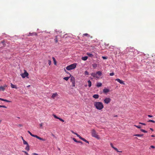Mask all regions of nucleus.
Wrapping results in <instances>:
<instances>
[{"label":"nucleus","instance_id":"nucleus-41","mask_svg":"<svg viewBox=\"0 0 155 155\" xmlns=\"http://www.w3.org/2000/svg\"><path fill=\"white\" fill-rule=\"evenodd\" d=\"M4 100L5 101H5V102H11V101H8V100H7L6 99H4Z\"/></svg>","mask_w":155,"mask_h":155},{"label":"nucleus","instance_id":"nucleus-54","mask_svg":"<svg viewBox=\"0 0 155 155\" xmlns=\"http://www.w3.org/2000/svg\"><path fill=\"white\" fill-rule=\"evenodd\" d=\"M130 49L131 50H132V49H131V48H128L127 49V50H129Z\"/></svg>","mask_w":155,"mask_h":155},{"label":"nucleus","instance_id":"nucleus-56","mask_svg":"<svg viewBox=\"0 0 155 155\" xmlns=\"http://www.w3.org/2000/svg\"><path fill=\"white\" fill-rule=\"evenodd\" d=\"M150 129L152 131H153V129L152 128H150Z\"/></svg>","mask_w":155,"mask_h":155},{"label":"nucleus","instance_id":"nucleus-53","mask_svg":"<svg viewBox=\"0 0 155 155\" xmlns=\"http://www.w3.org/2000/svg\"><path fill=\"white\" fill-rule=\"evenodd\" d=\"M73 86L74 87L75 86V81L74 82V83H72Z\"/></svg>","mask_w":155,"mask_h":155},{"label":"nucleus","instance_id":"nucleus-34","mask_svg":"<svg viewBox=\"0 0 155 155\" xmlns=\"http://www.w3.org/2000/svg\"><path fill=\"white\" fill-rule=\"evenodd\" d=\"M134 126L135 127H137L138 128H139V129H140L141 128V127L140 126H137L136 125H134Z\"/></svg>","mask_w":155,"mask_h":155},{"label":"nucleus","instance_id":"nucleus-25","mask_svg":"<svg viewBox=\"0 0 155 155\" xmlns=\"http://www.w3.org/2000/svg\"><path fill=\"white\" fill-rule=\"evenodd\" d=\"M71 132L73 134H75V135H76L78 137H79L80 136V135H79L77 133H75L72 130H71Z\"/></svg>","mask_w":155,"mask_h":155},{"label":"nucleus","instance_id":"nucleus-19","mask_svg":"<svg viewBox=\"0 0 155 155\" xmlns=\"http://www.w3.org/2000/svg\"><path fill=\"white\" fill-rule=\"evenodd\" d=\"M83 36H87V37H90L91 38H92V36H90L87 33L83 34Z\"/></svg>","mask_w":155,"mask_h":155},{"label":"nucleus","instance_id":"nucleus-52","mask_svg":"<svg viewBox=\"0 0 155 155\" xmlns=\"http://www.w3.org/2000/svg\"><path fill=\"white\" fill-rule=\"evenodd\" d=\"M0 100H1V101H4V99H2V98H0Z\"/></svg>","mask_w":155,"mask_h":155},{"label":"nucleus","instance_id":"nucleus-40","mask_svg":"<svg viewBox=\"0 0 155 155\" xmlns=\"http://www.w3.org/2000/svg\"><path fill=\"white\" fill-rule=\"evenodd\" d=\"M73 139L74 140V141H75L77 143H78V141L77 140H76V139L75 138H73Z\"/></svg>","mask_w":155,"mask_h":155},{"label":"nucleus","instance_id":"nucleus-31","mask_svg":"<svg viewBox=\"0 0 155 155\" xmlns=\"http://www.w3.org/2000/svg\"><path fill=\"white\" fill-rule=\"evenodd\" d=\"M140 130L141 131H142L143 133H147V131H146L145 130H143V129H141Z\"/></svg>","mask_w":155,"mask_h":155},{"label":"nucleus","instance_id":"nucleus-39","mask_svg":"<svg viewBox=\"0 0 155 155\" xmlns=\"http://www.w3.org/2000/svg\"><path fill=\"white\" fill-rule=\"evenodd\" d=\"M22 152H24L26 155H29L28 153L25 151L23 150Z\"/></svg>","mask_w":155,"mask_h":155},{"label":"nucleus","instance_id":"nucleus-4","mask_svg":"<svg viewBox=\"0 0 155 155\" xmlns=\"http://www.w3.org/2000/svg\"><path fill=\"white\" fill-rule=\"evenodd\" d=\"M28 132L32 137H36L37 139L42 141H45V139L42 138L37 135L33 134L29 131H28Z\"/></svg>","mask_w":155,"mask_h":155},{"label":"nucleus","instance_id":"nucleus-47","mask_svg":"<svg viewBox=\"0 0 155 155\" xmlns=\"http://www.w3.org/2000/svg\"><path fill=\"white\" fill-rule=\"evenodd\" d=\"M139 124H142V125H146V124L144 123H141V122H139Z\"/></svg>","mask_w":155,"mask_h":155},{"label":"nucleus","instance_id":"nucleus-14","mask_svg":"<svg viewBox=\"0 0 155 155\" xmlns=\"http://www.w3.org/2000/svg\"><path fill=\"white\" fill-rule=\"evenodd\" d=\"M109 90L107 88H104L103 90V92L104 93H107L109 92Z\"/></svg>","mask_w":155,"mask_h":155},{"label":"nucleus","instance_id":"nucleus-50","mask_svg":"<svg viewBox=\"0 0 155 155\" xmlns=\"http://www.w3.org/2000/svg\"><path fill=\"white\" fill-rule=\"evenodd\" d=\"M148 117H153V116L150 115H148Z\"/></svg>","mask_w":155,"mask_h":155},{"label":"nucleus","instance_id":"nucleus-22","mask_svg":"<svg viewBox=\"0 0 155 155\" xmlns=\"http://www.w3.org/2000/svg\"><path fill=\"white\" fill-rule=\"evenodd\" d=\"M87 54L88 55V56L90 57H91V58H92L93 57V55L91 54V53H87Z\"/></svg>","mask_w":155,"mask_h":155},{"label":"nucleus","instance_id":"nucleus-7","mask_svg":"<svg viewBox=\"0 0 155 155\" xmlns=\"http://www.w3.org/2000/svg\"><path fill=\"white\" fill-rule=\"evenodd\" d=\"M115 81H117L120 84H122L123 85H124L125 84L124 82L123 81L120 80V79H115Z\"/></svg>","mask_w":155,"mask_h":155},{"label":"nucleus","instance_id":"nucleus-60","mask_svg":"<svg viewBox=\"0 0 155 155\" xmlns=\"http://www.w3.org/2000/svg\"><path fill=\"white\" fill-rule=\"evenodd\" d=\"M52 135H53V136H54V135L53 134H52Z\"/></svg>","mask_w":155,"mask_h":155},{"label":"nucleus","instance_id":"nucleus-36","mask_svg":"<svg viewBox=\"0 0 155 155\" xmlns=\"http://www.w3.org/2000/svg\"><path fill=\"white\" fill-rule=\"evenodd\" d=\"M84 74L85 75H88L89 74V73L87 71H85L84 72Z\"/></svg>","mask_w":155,"mask_h":155},{"label":"nucleus","instance_id":"nucleus-20","mask_svg":"<svg viewBox=\"0 0 155 155\" xmlns=\"http://www.w3.org/2000/svg\"><path fill=\"white\" fill-rule=\"evenodd\" d=\"M87 56H84L81 58V59L83 61H86L87 59Z\"/></svg>","mask_w":155,"mask_h":155},{"label":"nucleus","instance_id":"nucleus-28","mask_svg":"<svg viewBox=\"0 0 155 155\" xmlns=\"http://www.w3.org/2000/svg\"><path fill=\"white\" fill-rule=\"evenodd\" d=\"M23 143L24 144L28 145V143L24 139H23Z\"/></svg>","mask_w":155,"mask_h":155},{"label":"nucleus","instance_id":"nucleus-11","mask_svg":"<svg viewBox=\"0 0 155 155\" xmlns=\"http://www.w3.org/2000/svg\"><path fill=\"white\" fill-rule=\"evenodd\" d=\"M37 34L35 32H33L32 33H29L28 35V36H37Z\"/></svg>","mask_w":155,"mask_h":155},{"label":"nucleus","instance_id":"nucleus-38","mask_svg":"<svg viewBox=\"0 0 155 155\" xmlns=\"http://www.w3.org/2000/svg\"><path fill=\"white\" fill-rule=\"evenodd\" d=\"M151 148L154 149L155 148V147L153 145H151L150 146V147L149 148V149H150Z\"/></svg>","mask_w":155,"mask_h":155},{"label":"nucleus","instance_id":"nucleus-35","mask_svg":"<svg viewBox=\"0 0 155 155\" xmlns=\"http://www.w3.org/2000/svg\"><path fill=\"white\" fill-rule=\"evenodd\" d=\"M148 122H153V123H155V121L153 120H149L148 121Z\"/></svg>","mask_w":155,"mask_h":155},{"label":"nucleus","instance_id":"nucleus-3","mask_svg":"<svg viewBox=\"0 0 155 155\" xmlns=\"http://www.w3.org/2000/svg\"><path fill=\"white\" fill-rule=\"evenodd\" d=\"M77 64L76 63H74L67 66L66 69L68 70H70L74 69L76 67Z\"/></svg>","mask_w":155,"mask_h":155},{"label":"nucleus","instance_id":"nucleus-27","mask_svg":"<svg viewBox=\"0 0 155 155\" xmlns=\"http://www.w3.org/2000/svg\"><path fill=\"white\" fill-rule=\"evenodd\" d=\"M102 84L101 83H98L97 84V86L98 87H100L102 86Z\"/></svg>","mask_w":155,"mask_h":155},{"label":"nucleus","instance_id":"nucleus-33","mask_svg":"<svg viewBox=\"0 0 155 155\" xmlns=\"http://www.w3.org/2000/svg\"><path fill=\"white\" fill-rule=\"evenodd\" d=\"M52 59H53V61H54V64H56V60H55V58H54V57H53L52 58Z\"/></svg>","mask_w":155,"mask_h":155},{"label":"nucleus","instance_id":"nucleus-43","mask_svg":"<svg viewBox=\"0 0 155 155\" xmlns=\"http://www.w3.org/2000/svg\"><path fill=\"white\" fill-rule=\"evenodd\" d=\"M114 73L113 72L112 73H110V76H113L114 75Z\"/></svg>","mask_w":155,"mask_h":155},{"label":"nucleus","instance_id":"nucleus-44","mask_svg":"<svg viewBox=\"0 0 155 155\" xmlns=\"http://www.w3.org/2000/svg\"><path fill=\"white\" fill-rule=\"evenodd\" d=\"M58 119L62 122H64V120L61 118H58Z\"/></svg>","mask_w":155,"mask_h":155},{"label":"nucleus","instance_id":"nucleus-51","mask_svg":"<svg viewBox=\"0 0 155 155\" xmlns=\"http://www.w3.org/2000/svg\"><path fill=\"white\" fill-rule=\"evenodd\" d=\"M78 143H81V144H83V143L81 141H78Z\"/></svg>","mask_w":155,"mask_h":155},{"label":"nucleus","instance_id":"nucleus-32","mask_svg":"<svg viewBox=\"0 0 155 155\" xmlns=\"http://www.w3.org/2000/svg\"><path fill=\"white\" fill-rule=\"evenodd\" d=\"M92 66L94 68H96L97 67V64H92Z\"/></svg>","mask_w":155,"mask_h":155},{"label":"nucleus","instance_id":"nucleus-46","mask_svg":"<svg viewBox=\"0 0 155 155\" xmlns=\"http://www.w3.org/2000/svg\"><path fill=\"white\" fill-rule=\"evenodd\" d=\"M17 126L19 127H21L23 126V125L22 124H19Z\"/></svg>","mask_w":155,"mask_h":155},{"label":"nucleus","instance_id":"nucleus-48","mask_svg":"<svg viewBox=\"0 0 155 155\" xmlns=\"http://www.w3.org/2000/svg\"><path fill=\"white\" fill-rule=\"evenodd\" d=\"M40 127H41V128H42V125H43V123H41L40 124Z\"/></svg>","mask_w":155,"mask_h":155},{"label":"nucleus","instance_id":"nucleus-6","mask_svg":"<svg viewBox=\"0 0 155 155\" xmlns=\"http://www.w3.org/2000/svg\"><path fill=\"white\" fill-rule=\"evenodd\" d=\"M28 75V73L26 71H25L24 73L21 74V76L23 78H25V77H27Z\"/></svg>","mask_w":155,"mask_h":155},{"label":"nucleus","instance_id":"nucleus-24","mask_svg":"<svg viewBox=\"0 0 155 155\" xmlns=\"http://www.w3.org/2000/svg\"><path fill=\"white\" fill-rule=\"evenodd\" d=\"M25 149L26 150H27L28 151H29L30 150V148L29 145H27V146H26V147L25 148Z\"/></svg>","mask_w":155,"mask_h":155},{"label":"nucleus","instance_id":"nucleus-26","mask_svg":"<svg viewBox=\"0 0 155 155\" xmlns=\"http://www.w3.org/2000/svg\"><path fill=\"white\" fill-rule=\"evenodd\" d=\"M88 85L89 87H91V81L90 80H89L88 81Z\"/></svg>","mask_w":155,"mask_h":155},{"label":"nucleus","instance_id":"nucleus-1","mask_svg":"<svg viewBox=\"0 0 155 155\" xmlns=\"http://www.w3.org/2000/svg\"><path fill=\"white\" fill-rule=\"evenodd\" d=\"M94 106L97 110H100L104 107L103 103L100 102H96L94 103Z\"/></svg>","mask_w":155,"mask_h":155},{"label":"nucleus","instance_id":"nucleus-23","mask_svg":"<svg viewBox=\"0 0 155 155\" xmlns=\"http://www.w3.org/2000/svg\"><path fill=\"white\" fill-rule=\"evenodd\" d=\"M143 134H136L134 135L133 136H136L137 137H141L143 136Z\"/></svg>","mask_w":155,"mask_h":155},{"label":"nucleus","instance_id":"nucleus-55","mask_svg":"<svg viewBox=\"0 0 155 155\" xmlns=\"http://www.w3.org/2000/svg\"><path fill=\"white\" fill-rule=\"evenodd\" d=\"M32 154L35 155H38V154L35 153H32Z\"/></svg>","mask_w":155,"mask_h":155},{"label":"nucleus","instance_id":"nucleus-62","mask_svg":"<svg viewBox=\"0 0 155 155\" xmlns=\"http://www.w3.org/2000/svg\"><path fill=\"white\" fill-rule=\"evenodd\" d=\"M1 81V80H0V81Z\"/></svg>","mask_w":155,"mask_h":155},{"label":"nucleus","instance_id":"nucleus-15","mask_svg":"<svg viewBox=\"0 0 155 155\" xmlns=\"http://www.w3.org/2000/svg\"><path fill=\"white\" fill-rule=\"evenodd\" d=\"M58 94L57 93H55L53 94L51 96V97L53 99H54L55 98V97L58 96Z\"/></svg>","mask_w":155,"mask_h":155},{"label":"nucleus","instance_id":"nucleus-58","mask_svg":"<svg viewBox=\"0 0 155 155\" xmlns=\"http://www.w3.org/2000/svg\"><path fill=\"white\" fill-rule=\"evenodd\" d=\"M21 137L22 140L23 139H24L23 137Z\"/></svg>","mask_w":155,"mask_h":155},{"label":"nucleus","instance_id":"nucleus-30","mask_svg":"<svg viewBox=\"0 0 155 155\" xmlns=\"http://www.w3.org/2000/svg\"><path fill=\"white\" fill-rule=\"evenodd\" d=\"M69 77H65L64 78V79L66 81H68V79H69Z\"/></svg>","mask_w":155,"mask_h":155},{"label":"nucleus","instance_id":"nucleus-37","mask_svg":"<svg viewBox=\"0 0 155 155\" xmlns=\"http://www.w3.org/2000/svg\"><path fill=\"white\" fill-rule=\"evenodd\" d=\"M0 107H3L5 108H7V107L4 105H0Z\"/></svg>","mask_w":155,"mask_h":155},{"label":"nucleus","instance_id":"nucleus-61","mask_svg":"<svg viewBox=\"0 0 155 155\" xmlns=\"http://www.w3.org/2000/svg\"><path fill=\"white\" fill-rule=\"evenodd\" d=\"M115 117H117V115H116V116H115Z\"/></svg>","mask_w":155,"mask_h":155},{"label":"nucleus","instance_id":"nucleus-16","mask_svg":"<svg viewBox=\"0 0 155 155\" xmlns=\"http://www.w3.org/2000/svg\"><path fill=\"white\" fill-rule=\"evenodd\" d=\"M70 80L72 83H74V82L75 81V78L73 76L71 77Z\"/></svg>","mask_w":155,"mask_h":155},{"label":"nucleus","instance_id":"nucleus-49","mask_svg":"<svg viewBox=\"0 0 155 155\" xmlns=\"http://www.w3.org/2000/svg\"><path fill=\"white\" fill-rule=\"evenodd\" d=\"M102 58L104 59H107V58L106 57H104V56H102Z\"/></svg>","mask_w":155,"mask_h":155},{"label":"nucleus","instance_id":"nucleus-13","mask_svg":"<svg viewBox=\"0 0 155 155\" xmlns=\"http://www.w3.org/2000/svg\"><path fill=\"white\" fill-rule=\"evenodd\" d=\"M7 87L6 85H5L4 86H1L0 87V91H4L5 88V87Z\"/></svg>","mask_w":155,"mask_h":155},{"label":"nucleus","instance_id":"nucleus-29","mask_svg":"<svg viewBox=\"0 0 155 155\" xmlns=\"http://www.w3.org/2000/svg\"><path fill=\"white\" fill-rule=\"evenodd\" d=\"M54 41H55V42L56 43H57L58 42V38H57V36H55V38L54 39Z\"/></svg>","mask_w":155,"mask_h":155},{"label":"nucleus","instance_id":"nucleus-21","mask_svg":"<svg viewBox=\"0 0 155 155\" xmlns=\"http://www.w3.org/2000/svg\"><path fill=\"white\" fill-rule=\"evenodd\" d=\"M96 73H97V75H98L99 76H100L102 75V72L101 71H97L96 72Z\"/></svg>","mask_w":155,"mask_h":155},{"label":"nucleus","instance_id":"nucleus-18","mask_svg":"<svg viewBox=\"0 0 155 155\" xmlns=\"http://www.w3.org/2000/svg\"><path fill=\"white\" fill-rule=\"evenodd\" d=\"M93 97L95 99H97L99 97V96L98 94H95L93 95Z\"/></svg>","mask_w":155,"mask_h":155},{"label":"nucleus","instance_id":"nucleus-42","mask_svg":"<svg viewBox=\"0 0 155 155\" xmlns=\"http://www.w3.org/2000/svg\"><path fill=\"white\" fill-rule=\"evenodd\" d=\"M53 116L55 118H56V119H58V118H59V117H58L57 116L55 115H53Z\"/></svg>","mask_w":155,"mask_h":155},{"label":"nucleus","instance_id":"nucleus-57","mask_svg":"<svg viewBox=\"0 0 155 155\" xmlns=\"http://www.w3.org/2000/svg\"><path fill=\"white\" fill-rule=\"evenodd\" d=\"M151 136V137H155V135H152Z\"/></svg>","mask_w":155,"mask_h":155},{"label":"nucleus","instance_id":"nucleus-10","mask_svg":"<svg viewBox=\"0 0 155 155\" xmlns=\"http://www.w3.org/2000/svg\"><path fill=\"white\" fill-rule=\"evenodd\" d=\"M91 75L94 78H99V77L97 76V73H92Z\"/></svg>","mask_w":155,"mask_h":155},{"label":"nucleus","instance_id":"nucleus-9","mask_svg":"<svg viewBox=\"0 0 155 155\" xmlns=\"http://www.w3.org/2000/svg\"><path fill=\"white\" fill-rule=\"evenodd\" d=\"M110 145L111 147L113 148L115 150H116L117 152H122V151H119L118 150V149L116 147H114L113 145V144L111 143H110Z\"/></svg>","mask_w":155,"mask_h":155},{"label":"nucleus","instance_id":"nucleus-2","mask_svg":"<svg viewBox=\"0 0 155 155\" xmlns=\"http://www.w3.org/2000/svg\"><path fill=\"white\" fill-rule=\"evenodd\" d=\"M91 134L92 137H94L98 139H100V137H99L97 133L96 132L95 130L94 129L91 130Z\"/></svg>","mask_w":155,"mask_h":155},{"label":"nucleus","instance_id":"nucleus-8","mask_svg":"<svg viewBox=\"0 0 155 155\" xmlns=\"http://www.w3.org/2000/svg\"><path fill=\"white\" fill-rule=\"evenodd\" d=\"M115 81H117L120 84H122L123 85H124L125 84L124 82L123 81L120 80V79H115Z\"/></svg>","mask_w":155,"mask_h":155},{"label":"nucleus","instance_id":"nucleus-17","mask_svg":"<svg viewBox=\"0 0 155 155\" xmlns=\"http://www.w3.org/2000/svg\"><path fill=\"white\" fill-rule=\"evenodd\" d=\"M11 87L12 88H15L16 89H17V87L16 86V85L13 84L12 83L11 84Z\"/></svg>","mask_w":155,"mask_h":155},{"label":"nucleus","instance_id":"nucleus-12","mask_svg":"<svg viewBox=\"0 0 155 155\" xmlns=\"http://www.w3.org/2000/svg\"><path fill=\"white\" fill-rule=\"evenodd\" d=\"M79 138L80 139H81V140H83V141H84L86 142V143H89V142L88 141H87V140H85V139L82 138L81 136H80V137H79Z\"/></svg>","mask_w":155,"mask_h":155},{"label":"nucleus","instance_id":"nucleus-59","mask_svg":"<svg viewBox=\"0 0 155 155\" xmlns=\"http://www.w3.org/2000/svg\"><path fill=\"white\" fill-rule=\"evenodd\" d=\"M30 85H28L27 87H30Z\"/></svg>","mask_w":155,"mask_h":155},{"label":"nucleus","instance_id":"nucleus-5","mask_svg":"<svg viewBox=\"0 0 155 155\" xmlns=\"http://www.w3.org/2000/svg\"><path fill=\"white\" fill-rule=\"evenodd\" d=\"M111 99L109 97H106L104 100V102L105 104H108L111 101Z\"/></svg>","mask_w":155,"mask_h":155},{"label":"nucleus","instance_id":"nucleus-45","mask_svg":"<svg viewBox=\"0 0 155 155\" xmlns=\"http://www.w3.org/2000/svg\"><path fill=\"white\" fill-rule=\"evenodd\" d=\"M51 63V61L50 60H48V64L49 65H50Z\"/></svg>","mask_w":155,"mask_h":155}]
</instances>
